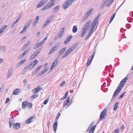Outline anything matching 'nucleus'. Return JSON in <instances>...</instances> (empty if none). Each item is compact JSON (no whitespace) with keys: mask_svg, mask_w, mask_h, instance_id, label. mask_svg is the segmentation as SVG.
<instances>
[{"mask_svg":"<svg viewBox=\"0 0 133 133\" xmlns=\"http://www.w3.org/2000/svg\"><path fill=\"white\" fill-rule=\"evenodd\" d=\"M118 132L119 130L118 129H116L115 130L114 133H118Z\"/></svg>","mask_w":133,"mask_h":133,"instance_id":"64","label":"nucleus"},{"mask_svg":"<svg viewBox=\"0 0 133 133\" xmlns=\"http://www.w3.org/2000/svg\"><path fill=\"white\" fill-rule=\"evenodd\" d=\"M58 62V59L57 58L55 60L51 66L50 70L51 71L56 66Z\"/></svg>","mask_w":133,"mask_h":133,"instance_id":"6","label":"nucleus"},{"mask_svg":"<svg viewBox=\"0 0 133 133\" xmlns=\"http://www.w3.org/2000/svg\"><path fill=\"white\" fill-rule=\"evenodd\" d=\"M115 15L116 13H115L114 14H113V15L111 16L110 18V21L109 22V23H111V22L112 21L115 16Z\"/></svg>","mask_w":133,"mask_h":133,"instance_id":"33","label":"nucleus"},{"mask_svg":"<svg viewBox=\"0 0 133 133\" xmlns=\"http://www.w3.org/2000/svg\"><path fill=\"white\" fill-rule=\"evenodd\" d=\"M70 98L69 97H68L66 99V101H65L64 102V103L63 104V106L64 107L68 103H69V101Z\"/></svg>","mask_w":133,"mask_h":133,"instance_id":"25","label":"nucleus"},{"mask_svg":"<svg viewBox=\"0 0 133 133\" xmlns=\"http://www.w3.org/2000/svg\"><path fill=\"white\" fill-rule=\"evenodd\" d=\"M58 122H56L53 125V129L54 131H56L57 130V126Z\"/></svg>","mask_w":133,"mask_h":133,"instance_id":"21","label":"nucleus"},{"mask_svg":"<svg viewBox=\"0 0 133 133\" xmlns=\"http://www.w3.org/2000/svg\"><path fill=\"white\" fill-rule=\"evenodd\" d=\"M70 49H69L65 52V54L62 57V58H63L64 57H65L66 56H67L69 53L70 52H71Z\"/></svg>","mask_w":133,"mask_h":133,"instance_id":"18","label":"nucleus"},{"mask_svg":"<svg viewBox=\"0 0 133 133\" xmlns=\"http://www.w3.org/2000/svg\"><path fill=\"white\" fill-rule=\"evenodd\" d=\"M18 22H16V20L12 24V27H13V26H14V25L16 23H17Z\"/></svg>","mask_w":133,"mask_h":133,"instance_id":"52","label":"nucleus"},{"mask_svg":"<svg viewBox=\"0 0 133 133\" xmlns=\"http://www.w3.org/2000/svg\"><path fill=\"white\" fill-rule=\"evenodd\" d=\"M93 11V9L92 8L91 9L87 12V14L89 16L90 15V14Z\"/></svg>","mask_w":133,"mask_h":133,"instance_id":"37","label":"nucleus"},{"mask_svg":"<svg viewBox=\"0 0 133 133\" xmlns=\"http://www.w3.org/2000/svg\"><path fill=\"white\" fill-rule=\"evenodd\" d=\"M128 77H126L124 78L121 81V83L122 82H124V83H125L127 81V80L128 79Z\"/></svg>","mask_w":133,"mask_h":133,"instance_id":"38","label":"nucleus"},{"mask_svg":"<svg viewBox=\"0 0 133 133\" xmlns=\"http://www.w3.org/2000/svg\"><path fill=\"white\" fill-rule=\"evenodd\" d=\"M26 59H24L22 60H21L20 62V63H21V64H23L26 61Z\"/></svg>","mask_w":133,"mask_h":133,"instance_id":"51","label":"nucleus"},{"mask_svg":"<svg viewBox=\"0 0 133 133\" xmlns=\"http://www.w3.org/2000/svg\"><path fill=\"white\" fill-rule=\"evenodd\" d=\"M91 22L90 21H88L85 24L84 27H85V28L87 29L89 27Z\"/></svg>","mask_w":133,"mask_h":133,"instance_id":"20","label":"nucleus"},{"mask_svg":"<svg viewBox=\"0 0 133 133\" xmlns=\"http://www.w3.org/2000/svg\"><path fill=\"white\" fill-rule=\"evenodd\" d=\"M7 27V25H4L3 26L0 30V34L4 32Z\"/></svg>","mask_w":133,"mask_h":133,"instance_id":"15","label":"nucleus"},{"mask_svg":"<svg viewBox=\"0 0 133 133\" xmlns=\"http://www.w3.org/2000/svg\"><path fill=\"white\" fill-rule=\"evenodd\" d=\"M121 82L120 84L117 87V89L116 90L115 92H114L113 95V97H116L118 94L120 92L122 88L124 87V82H122L121 83Z\"/></svg>","mask_w":133,"mask_h":133,"instance_id":"1","label":"nucleus"},{"mask_svg":"<svg viewBox=\"0 0 133 133\" xmlns=\"http://www.w3.org/2000/svg\"><path fill=\"white\" fill-rule=\"evenodd\" d=\"M65 29V28L63 27L60 30V31L59 32L60 34L59 36V38H60L63 36V34L64 32Z\"/></svg>","mask_w":133,"mask_h":133,"instance_id":"19","label":"nucleus"},{"mask_svg":"<svg viewBox=\"0 0 133 133\" xmlns=\"http://www.w3.org/2000/svg\"><path fill=\"white\" fill-rule=\"evenodd\" d=\"M66 48L65 47L62 49L61 50L59 51V53H60V55H61V54H62L65 51V50L66 49Z\"/></svg>","mask_w":133,"mask_h":133,"instance_id":"27","label":"nucleus"},{"mask_svg":"<svg viewBox=\"0 0 133 133\" xmlns=\"http://www.w3.org/2000/svg\"><path fill=\"white\" fill-rule=\"evenodd\" d=\"M33 62L30 63V64L29 65V66H28L29 69H30L34 67L32 66V65H33Z\"/></svg>","mask_w":133,"mask_h":133,"instance_id":"43","label":"nucleus"},{"mask_svg":"<svg viewBox=\"0 0 133 133\" xmlns=\"http://www.w3.org/2000/svg\"><path fill=\"white\" fill-rule=\"evenodd\" d=\"M35 117L34 116H31L29 118L26 119L25 123H26L29 124L31 123L32 121L34 120V119L35 118Z\"/></svg>","mask_w":133,"mask_h":133,"instance_id":"3","label":"nucleus"},{"mask_svg":"<svg viewBox=\"0 0 133 133\" xmlns=\"http://www.w3.org/2000/svg\"><path fill=\"white\" fill-rule=\"evenodd\" d=\"M42 45V44L39 43L38 44H37L34 46V48L35 49H36Z\"/></svg>","mask_w":133,"mask_h":133,"instance_id":"36","label":"nucleus"},{"mask_svg":"<svg viewBox=\"0 0 133 133\" xmlns=\"http://www.w3.org/2000/svg\"><path fill=\"white\" fill-rule=\"evenodd\" d=\"M77 29L76 26H74L73 28L72 32L73 33H75L77 31Z\"/></svg>","mask_w":133,"mask_h":133,"instance_id":"30","label":"nucleus"},{"mask_svg":"<svg viewBox=\"0 0 133 133\" xmlns=\"http://www.w3.org/2000/svg\"><path fill=\"white\" fill-rule=\"evenodd\" d=\"M45 73L44 72V71H42L40 72H39V75L40 76H41L42 75H43Z\"/></svg>","mask_w":133,"mask_h":133,"instance_id":"54","label":"nucleus"},{"mask_svg":"<svg viewBox=\"0 0 133 133\" xmlns=\"http://www.w3.org/2000/svg\"><path fill=\"white\" fill-rule=\"evenodd\" d=\"M96 23H95V22H94V21H93L91 24V26H94L95 27V26L96 25Z\"/></svg>","mask_w":133,"mask_h":133,"instance_id":"62","label":"nucleus"},{"mask_svg":"<svg viewBox=\"0 0 133 133\" xmlns=\"http://www.w3.org/2000/svg\"><path fill=\"white\" fill-rule=\"evenodd\" d=\"M9 98H8L6 99V101H5V103H6L9 101Z\"/></svg>","mask_w":133,"mask_h":133,"instance_id":"63","label":"nucleus"},{"mask_svg":"<svg viewBox=\"0 0 133 133\" xmlns=\"http://www.w3.org/2000/svg\"><path fill=\"white\" fill-rule=\"evenodd\" d=\"M72 3L71 0H67L65 1L63 5V8L66 9Z\"/></svg>","mask_w":133,"mask_h":133,"instance_id":"2","label":"nucleus"},{"mask_svg":"<svg viewBox=\"0 0 133 133\" xmlns=\"http://www.w3.org/2000/svg\"><path fill=\"white\" fill-rule=\"evenodd\" d=\"M54 11L53 12L54 13L57 12L58 10V5H57L54 8Z\"/></svg>","mask_w":133,"mask_h":133,"instance_id":"34","label":"nucleus"},{"mask_svg":"<svg viewBox=\"0 0 133 133\" xmlns=\"http://www.w3.org/2000/svg\"><path fill=\"white\" fill-rule=\"evenodd\" d=\"M30 51L29 49H27L25 50L23 52L21 55H20V58H21L25 55Z\"/></svg>","mask_w":133,"mask_h":133,"instance_id":"14","label":"nucleus"},{"mask_svg":"<svg viewBox=\"0 0 133 133\" xmlns=\"http://www.w3.org/2000/svg\"><path fill=\"white\" fill-rule=\"evenodd\" d=\"M30 43V41H28L27 44H25V45L23 46L22 48V49L23 50H24L25 49L27 46L29 45V44Z\"/></svg>","mask_w":133,"mask_h":133,"instance_id":"22","label":"nucleus"},{"mask_svg":"<svg viewBox=\"0 0 133 133\" xmlns=\"http://www.w3.org/2000/svg\"><path fill=\"white\" fill-rule=\"evenodd\" d=\"M92 60V59L91 58V56L89 57L88 59V61L87 63V66H89Z\"/></svg>","mask_w":133,"mask_h":133,"instance_id":"26","label":"nucleus"},{"mask_svg":"<svg viewBox=\"0 0 133 133\" xmlns=\"http://www.w3.org/2000/svg\"><path fill=\"white\" fill-rule=\"evenodd\" d=\"M21 127V124L19 123H17L14 124L13 125V128L14 129L16 128V129H19Z\"/></svg>","mask_w":133,"mask_h":133,"instance_id":"8","label":"nucleus"},{"mask_svg":"<svg viewBox=\"0 0 133 133\" xmlns=\"http://www.w3.org/2000/svg\"><path fill=\"white\" fill-rule=\"evenodd\" d=\"M78 44H74V45H72L71 46L70 48L69 49L72 52L74 49L77 46Z\"/></svg>","mask_w":133,"mask_h":133,"instance_id":"24","label":"nucleus"},{"mask_svg":"<svg viewBox=\"0 0 133 133\" xmlns=\"http://www.w3.org/2000/svg\"><path fill=\"white\" fill-rule=\"evenodd\" d=\"M68 94V92H66L65 94V95L62 98V99L63 100V99H65V98H66Z\"/></svg>","mask_w":133,"mask_h":133,"instance_id":"39","label":"nucleus"},{"mask_svg":"<svg viewBox=\"0 0 133 133\" xmlns=\"http://www.w3.org/2000/svg\"><path fill=\"white\" fill-rule=\"evenodd\" d=\"M38 95L37 94V95L34 94L31 96V97H32V98L35 99L37 97H38Z\"/></svg>","mask_w":133,"mask_h":133,"instance_id":"44","label":"nucleus"},{"mask_svg":"<svg viewBox=\"0 0 133 133\" xmlns=\"http://www.w3.org/2000/svg\"><path fill=\"white\" fill-rule=\"evenodd\" d=\"M92 26V28L91 29V30H90V31L92 32H94V30H95V29H94V28H95V27L94 26Z\"/></svg>","mask_w":133,"mask_h":133,"instance_id":"48","label":"nucleus"},{"mask_svg":"<svg viewBox=\"0 0 133 133\" xmlns=\"http://www.w3.org/2000/svg\"><path fill=\"white\" fill-rule=\"evenodd\" d=\"M23 82L24 83V85L26 84L27 82V79H25Z\"/></svg>","mask_w":133,"mask_h":133,"instance_id":"59","label":"nucleus"},{"mask_svg":"<svg viewBox=\"0 0 133 133\" xmlns=\"http://www.w3.org/2000/svg\"><path fill=\"white\" fill-rule=\"evenodd\" d=\"M39 17L38 16H37L36 18L35 19V22L33 23V24L35 26L36 25V24L38 23V21L39 20Z\"/></svg>","mask_w":133,"mask_h":133,"instance_id":"28","label":"nucleus"},{"mask_svg":"<svg viewBox=\"0 0 133 133\" xmlns=\"http://www.w3.org/2000/svg\"><path fill=\"white\" fill-rule=\"evenodd\" d=\"M96 126L95 125H94L93 126H92V128L90 130H92V131H94V130L95 128H96Z\"/></svg>","mask_w":133,"mask_h":133,"instance_id":"47","label":"nucleus"},{"mask_svg":"<svg viewBox=\"0 0 133 133\" xmlns=\"http://www.w3.org/2000/svg\"><path fill=\"white\" fill-rule=\"evenodd\" d=\"M65 82L64 81L62 82L60 86L62 87L63 86L64 84H65Z\"/></svg>","mask_w":133,"mask_h":133,"instance_id":"58","label":"nucleus"},{"mask_svg":"<svg viewBox=\"0 0 133 133\" xmlns=\"http://www.w3.org/2000/svg\"><path fill=\"white\" fill-rule=\"evenodd\" d=\"M21 91V90L20 89H16L14 91L13 94L14 95H17L20 93Z\"/></svg>","mask_w":133,"mask_h":133,"instance_id":"10","label":"nucleus"},{"mask_svg":"<svg viewBox=\"0 0 133 133\" xmlns=\"http://www.w3.org/2000/svg\"><path fill=\"white\" fill-rule=\"evenodd\" d=\"M125 93V92H124L118 98V99H120L121 98H122L124 96V94Z\"/></svg>","mask_w":133,"mask_h":133,"instance_id":"46","label":"nucleus"},{"mask_svg":"<svg viewBox=\"0 0 133 133\" xmlns=\"http://www.w3.org/2000/svg\"><path fill=\"white\" fill-rule=\"evenodd\" d=\"M32 19H30L28 22L26 23H27V24H28L30 25L31 23L32 22Z\"/></svg>","mask_w":133,"mask_h":133,"instance_id":"55","label":"nucleus"},{"mask_svg":"<svg viewBox=\"0 0 133 133\" xmlns=\"http://www.w3.org/2000/svg\"><path fill=\"white\" fill-rule=\"evenodd\" d=\"M89 16V15L86 13L84 15V19H87Z\"/></svg>","mask_w":133,"mask_h":133,"instance_id":"50","label":"nucleus"},{"mask_svg":"<svg viewBox=\"0 0 133 133\" xmlns=\"http://www.w3.org/2000/svg\"><path fill=\"white\" fill-rule=\"evenodd\" d=\"M42 66V65H41L38 67L33 72H32V74L33 75H34L35 74H36V73L39 71V70L41 68Z\"/></svg>","mask_w":133,"mask_h":133,"instance_id":"12","label":"nucleus"},{"mask_svg":"<svg viewBox=\"0 0 133 133\" xmlns=\"http://www.w3.org/2000/svg\"><path fill=\"white\" fill-rule=\"evenodd\" d=\"M48 101V99L47 100V99H46V100H45L44 101L43 104L44 105L46 104H47Z\"/></svg>","mask_w":133,"mask_h":133,"instance_id":"61","label":"nucleus"},{"mask_svg":"<svg viewBox=\"0 0 133 133\" xmlns=\"http://www.w3.org/2000/svg\"><path fill=\"white\" fill-rule=\"evenodd\" d=\"M106 113V111L105 110L101 112L100 116V118L101 120H102L105 117V114Z\"/></svg>","mask_w":133,"mask_h":133,"instance_id":"7","label":"nucleus"},{"mask_svg":"<svg viewBox=\"0 0 133 133\" xmlns=\"http://www.w3.org/2000/svg\"><path fill=\"white\" fill-rule=\"evenodd\" d=\"M38 54V53H37L36 52H35L30 57V59H31L34 58V57H35Z\"/></svg>","mask_w":133,"mask_h":133,"instance_id":"31","label":"nucleus"},{"mask_svg":"<svg viewBox=\"0 0 133 133\" xmlns=\"http://www.w3.org/2000/svg\"><path fill=\"white\" fill-rule=\"evenodd\" d=\"M90 36L88 34L85 37V40H87L90 37Z\"/></svg>","mask_w":133,"mask_h":133,"instance_id":"49","label":"nucleus"},{"mask_svg":"<svg viewBox=\"0 0 133 133\" xmlns=\"http://www.w3.org/2000/svg\"><path fill=\"white\" fill-rule=\"evenodd\" d=\"M101 14V13H99L98 15L97 16V17L95 18V19H97L98 20V18H99Z\"/></svg>","mask_w":133,"mask_h":133,"instance_id":"56","label":"nucleus"},{"mask_svg":"<svg viewBox=\"0 0 133 133\" xmlns=\"http://www.w3.org/2000/svg\"><path fill=\"white\" fill-rule=\"evenodd\" d=\"M72 36H70L68 37V38L65 41L64 43L66 44L68 43L72 38Z\"/></svg>","mask_w":133,"mask_h":133,"instance_id":"17","label":"nucleus"},{"mask_svg":"<svg viewBox=\"0 0 133 133\" xmlns=\"http://www.w3.org/2000/svg\"><path fill=\"white\" fill-rule=\"evenodd\" d=\"M26 28V27L24 26V27L23 29L22 30V31L20 32V34H22L27 29Z\"/></svg>","mask_w":133,"mask_h":133,"instance_id":"42","label":"nucleus"},{"mask_svg":"<svg viewBox=\"0 0 133 133\" xmlns=\"http://www.w3.org/2000/svg\"><path fill=\"white\" fill-rule=\"evenodd\" d=\"M52 16H51L49 17L48 18L47 21L45 22L44 25L42 26V28H44L51 21V19H52Z\"/></svg>","mask_w":133,"mask_h":133,"instance_id":"9","label":"nucleus"},{"mask_svg":"<svg viewBox=\"0 0 133 133\" xmlns=\"http://www.w3.org/2000/svg\"><path fill=\"white\" fill-rule=\"evenodd\" d=\"M54 4L53 2H49L44 7L42 10L43 11L48 9L52 6Z\"/></svg>","mask_w":133,"mask_h":133,"instance_id":"5","label":"nucleus"},{"mask_svg":"<svg viewBox=\"0 0 133 133\" xmlns=\"http://www.w3.org/2000/svg\"><path fill=\"white\" fill-rule=\"evenodd\" d=\"M58 45L56 44L55 46H54L52 49L50 51L49 53V54H50L53 52L54 51L58 49Z\"/></svg>","mask_w":133,"mask_h":133,"instance_id":"11","label":"nucleus"},{"mask_svg":"<svg viewBox=\"0 0 133 133\" xmlns=\"http://www.w3.org/2000/svg\"><path fill=\"white\" fill-rule=\"evenodd\" d=\"M41 49H38V50H37V51H36V52L37 53H38V54H39V53L41 51Z\"/></svg>","mask_w":133,"mask_h":133,"instance_id":"60","label":"nucleus"},{"mask_svg":"<svg viewBox=\"0 0 133 133\" xmlns=\"http://www.w3.org/2000/svg\"><path fill=\"white\" fill-rule=\"evenodd\" d=\"M30 25L29 24H27V23H26L25 24V25H24L25 27H26V29H27L29 27V26Z\"/></svg>","mask_w":133,"mask_h":133,"instance_id":"57","label":"nucleus"},{"mask_svg":"<svg viewBox=\"0 0 133 133\" xmlns=\"http://www.w3.org/2000/svg\"><path fill=\"white\" fill-rule=\"evenodd\" d=\"M47 2V0H42L37 6V8H39L44 5Z\"/></svg>","mask_w":133,"mask_h":133,"instance_id":"4","label":"nucleus"},{"mask_svg":"<svg viewBox=\"0 0 133 133\" xmlns=\"http://www.w3.org/2000/svg\"><path fill=\"white\" fill-rule=\"evenodd\" d=\"M27 107L29 106V108H31L32 105V104L28 102H27Z\"/></svg>","mask_w":133,"mask_h":133,"instance_id":"45","label":"nucleus"},{"mask_svg":"<svg viewBox=\"0 0 133 133\" xmlns=\"http://www.w3.org/2000/svg\"><path fill=\"white\" fill-rule=\"evenodd\" d=\"M14 120H11V121H10V122H9V123H10L14 125Z\"/></svg>","mask_w":133,"mask_h":133,"instance_id":"53","label":"nucleus"},{"mask_svg":"<svg viewBox=\"0 0 133 133\" xmlns=\"http://www.w3.org/2000/svg\"><path fill=\"white\" fill-rule=\"evenodd\" d=\"M119 104V103L118 102H117L115 104L114 109V110L116 111L118 107Z\"/></svg>","mask_w":133,"mask_h":133,"instance_id":"29","label":"nucleus"},{"mask_svg":"<svg viewBox=\"0 0 133 133\" xmlns=\"http://www.w3.org/2000/svg\"><path fill=\"white\" fill-rule=\"evenodd\" d=\"M27 102H23L22 103V108L23 109H24L26 107H27Z\"/></svg>","mask_w":133,"mask_h":133,"instance_id":"23","label":"nucleus"},{"mask_svg":"<svg viewBox=\"0 0 133 133\" xmlns=\"http://www.w3.org/2000/svg\"><path fill=\"white\" fill-rule=\"evenodd\" d=\"M42 89V88L40 87H38L35 88L34 89L32 90V91L35 93H36L41 90Z\"/></svg>","mask_w":133,"mask_h":133,"instance_id":"13","label":"nucleus"},{"mask_svg":"<svg viewBox=\"0 0 133 133\" xmlns=\"http://www.w3.org/2000/svg\"><path fill=\"white\" fill-rule=\"evenodd\" d=\"M87 29L85 28V27H84L82 31L81 35V37H83L85 35V34L87 31Z\"/></svg>","mask_w":133,"mask_h":133,"instance_id":"16","label":"nucleus"},{"mask_svg":"<svg viewBox=\"0 0 133 133\" xmlns=\"http://www.w3.org/2000/svg\"><path fill=\"white\" fill-rule=\"evenodd\" d=\"M5 49V47L4 46H0V51H3Z\"/></svg>","mask_w":133,"mask_h":133,"instance_id":"41","label":"nucleus"},{"mask_svg":"<svg viewBox=\"0 0 133 133\" xmlns=\"http://www.w3.org/2000/svg\"><path fill=\"white\" fill-rule=\"evenodd\" d=\"M114 1V0H109V1H108V4L107 5V6L108 7Z\"/></svg>","mask_w":133,"mask_h":133,"instance_id":"35","label":"nucleus"},{"mask_svg":"<svg viewBox=\"0 0 133 133\" xmlns=\"http://www.w3.org/2000/svg\"><path fill=\"white\" fill-rule=\"evenodd\" d=\"M38 62V61L36 59L33 62V65H32V66L33 67H34L37 63Z\"/></svg>","mask_w":133,"mask_h":133,"instance_id":"40","label":"nucleus"},{"mask_svg":"<svg viewBox=\"0 0 133 133\" xmlns=\"http://www.w3.org/2000/svg\"><path fill=\"white\" fill-rule=\"evenodd\" d=\"M12 69H10L9 70L8 75V76H11L12 75Z\"/></svg>","mask_w":133,"mask_h":133,"instance_id":"32","label":"nucleus"}]
</instances>
